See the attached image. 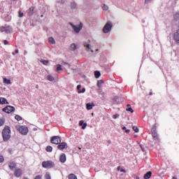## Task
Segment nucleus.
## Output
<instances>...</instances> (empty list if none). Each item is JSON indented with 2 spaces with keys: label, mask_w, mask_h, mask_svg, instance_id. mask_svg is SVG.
Here are the masks:
<instances>
[{
  "label": "nucleus",
  "mask_w": 179,
  "mask_h": 179,
  "mask_svg": "<svg viewBox=\"0 0 179 179\" xmlns=\"http://www.w3.org/2000/svg\"><path fill=\"white\" fill-rule=\"evenodd\" d=\"M3 141L8 142L10 139V127H6L2 131Z\"/></svg>",
  "instance_id": "f257e3e1"
},
{
  "label": "nucleus",
  "mask_w": 179,
  "mask_h": 179,
  "mask_svg": "<svg viewBox=\"0 0 179 179\" xmlns=\"http://www.w3.org/2000/svg\"><path fill=\"white\" fill-rule=\"evenodd\" d=\"M16 129L21 134V135H27L29 134V128L26 126H16Z\"/></svg>",
  "instance_id": "f03ea898"
},
{
  "label": "nucleus",
  "mask_w": 179,
  "mask_h": 179,
  "mask_svg": "<svg viewBox=\"0 0 179 179\" xmlns=\"http://www.w3.org/2000/svg\"><path fill=\"white\" fill-rule=\"evenodd\" d=\"M42 167L43 169H52V167H55V164L52 161H44L42 163Z\"/></svg>",
  "instance_id": "7ed1b4c3"
},
{
  "label": "nucleus",
  "mask_w": 179,
  "mask_h": 179,
  "mask_svg": "<svg viewBox=\"0 0 179 179\" xmlns=\"http://www.w3.org/2000/svg\"><path fill=\"white\" fill-rule=\"evenodd\" d=\"M113 27V23L111 22H108L103 28V33H108L111 31Z\"/></svg>",
  "instance_id": "20e7f679"
},
{
  "label": "nucleus",
  "mask_w": 179,
  "mask_h": 179,
  "mask_svg": "<svg viewBox=\"0 0 179 179\" xmlns=\"http://www.w3.org/2000/svg\"><path fill=\"white\" fill-rule=\"evenodd\" d=\"M50 142L54 145H59V143H61V137L58 136H52L50 139Z\"/></svg>",
  "instance_id": "39448f33"
},
{
  "label": "nucleus",
  "mask_w": 179,
  "mask_h": 179,
  "mask_svg": "<svg viewBox=\"0 0 179 179\" xmlns=\"http://www.w3.org/2000/svg\"><path fill=\"white\" fill-rule=\"evenodd\" d=\"M70 25L71 26V27L73 29L74 31L76 33H79V31H80V29L83 28V24L80 23V24L76 26L72 23H70Z\"/></svg>",
  "instance_id": "423d86ee"
},
{
  "label": "nucleus",
  "mask_w": 179,
  "mask_h": 179,
  "mask_svg": "<svg viewBox=\"0 0 179 179\" xmlns=\"http://www.w3.org/2000/svg\"><path fill=\"white\" fill-rule=\"evenodd\" d=\"M3 111L7 114H10V113L15 112V107L12 106H7L3 108Z\"/></svg>",
  "instance_id": "0eeeda50"
},
{
  "label": "nucleus",
  "mask_w": 179,
  "mask_h": 179,
  "mask_svg": "<svg viewBox=\"0 0 179 179\" xmlns=\"http://www.w3.org/2000/svg\"><path fill=\"white\" fill-rule=\"evenodd\" d=\"M57 148L59 150H64V149H68V144L65 142L60 143L59 145H57Z\"/></svg>",
  "instance_id": "6e6552de"
},
{
  "label": "nucleus",
  "mask_w": 179,
  "mask_h": 179,
  "mask_svg": "<svg viewBox=\"0 0 179 179\" xmlns=\"http://www.w3.org/2000/svg\"><path fill=\"white\" fill-rule=\"evenodd\" d=\"M152 135L155 141H157V132L156 131V125H154L151 129Z\"/></svg>",
  "instance_id": "1a4fd4ad"
},
{
  "label": "nucleus",
  "mask_w": 179,
  "mask_h": 179,
  "mask_svg": "<svg viewBox=\"0 0 179 179\" xmlns=\"http://www.w3.org/2000/svg\"><path fill=\"white\" fill-rule=\"evenodd\" d=\"M59 162L61 163H65L66 162V155L64 153H62L59 157Z\"/></svg>",
  "instance_id": "9d476101"
},
{
  "label": "nucleus",
  "mask_w": 179,
  "mask_h": 179,
  "mask_svg": "<svg viewBox=\"0 0 179 179\" xmlns=\"http://www.w3.org/2000/svg\"><path fill=\"white\" fill-rule=\"evenodd\" d=\"M80 127H82V129H86V127H87V123H85V121L80 120L79 122Z\"/></svg>",
  "instance_id": "9b49d317"
},
{
  "label": "nucleus",
  "mask_w": 179,
  "mask_h": 179,
  "mask_svg": "<svg viewBox=\"0 0 179 179\" xmlns=\"http://www.w3.org/2000/svg\"><path fill=\"white\" fill-rule=\"evenodd\" d=\"M80 87H82L81 85H77L78 93H85V92H86V88H83L82 90H80Z\"/></svg>",
  "instance_id": "f8f14e48"
},
{
  "label": "nucleus",
  "mask_w": 179,
  "mask_h": 179,
  "mask_svg": "<svg viewBox=\"0 0 179 179\" xmlns=\"http://www.w3.org/2000/svg\"><path fill=\"white\" fill-rule=\"evenodd\" d=\"M0 104H9L6 98L1 97L0 98Z\"/></svg>",
  "instance_id": "ddd939ff"
},
{
  "label": "nucleus",
  "mask_w": 179,
  "mask_h": 179,
  "mask_svg": "<svg viewBox=\"0 0 179 179\" xmlns=\"http://www.w3.org/2000/svg\"><path fill=\"white\" fill-rule=\"evenodd\" d=\"M15 177H20V176H22V169H18L15 170Z\"/></svg>",
  "instance_id": "4468645a"
},
{
  "label": "nucleus",
  "mask_w": 179,
  "mask_h": 179,
  "mask_svg": "<svg viewBox=\"0 0 179 179\" xmlns=\"http://www.w3.org/2000/svg\"><path fill=\"white\" fill-rule=\"evenodd\" d=\"M94 107V103H88L86 104L87 110H92Z\"/></svg>",
  "instance_id": "2eb2a0df"
},
{
  "label": "nucleus",
  "mask_w": 179,
  "mask_h": 179,
  "mask_svg": "<svg viewBox=\"0 0 179 179\" xmlns=\"http://www.w3.org/2000/svg\"><path fill=\"white\" fill-rule=\"evenodd\" d=\"M76 50H78V46L75 43H72L70 45V50L71 51H76Z\"/></svg>",
  "instance_id": "dca6fc26"
},
{
  "label": "nucleus",
  "mask_w": 179,
  "mask_h": 179,
  "mask_svg": "<svg viewBox=\"0 0 179 179\" xmlns=\"http://www.w3.org/2000/svg\"><path fill=\"white\" fill-rule=\"evenodd\" d=\"M34 13V7L29 8V9L28 10V15L29 16H32Z\"/></svg>",
  "instance_id": "f3484780"
},
{
  "label": "nucleus",
  "mask_w": 179,
  "mask_h": 179,
  "mask_svg": "<svg viewBox=\"0 0 179 179\" xmlns=\"http://www.w3.org/2000/svg\"><path fill=\"white\" fill-rule=\"evenodd\" d=\"M152 177V171H148L144 175L145 179H149Z\"/></svg>",
  "instance_id": "a211bd4d"
},
{
  "label": "nucleus",
  "mask_w": 179,
  "mask_h": 179,
  "mask_svg": "<svg viewBox=\"0 0 179 179\" xmlns=\"http://www.w3.org/2000/svg\"><path fill=\"white\" fill-rule=\"evenodd\" d=\"M94 76H95L96 79H99V78H100V76H101V73L99 71H95Z\"/></svg>",
  "instance_id": "6ab92c4d"
},
{
  "label": "nucleus",
  "mask_w": 179,
  "mask_h": 179,
  "mask_svg": "<svg viewBox=\"0 0 179 179\" xmlns=\"http://www.w3.org/2000/svg\"><path fill=\"white\" fill-rule=\"evenodd\" d=\"M101 85H104V80H99L97 81V87L100 89L101 87Z\"/></svg>",
  "instance_id": "aec40b11"
},
{
  "label": "nucleus",
  "mask_w": 179,
  "mask_h": 179,
  "mask_svg": "<svg viewBox=\"0 0 179 179\" xmlns=\"http://www.w3.org/2000/svg\"><path fill=\"white\" fill-rule=\"evenodd\" d=\"M15 167H16V163L15 162H11L9 165V169H10V170H13Z\"/></svg>",
  "instance_id": "412c9836"
},
{
  "label": "nucleus",
  "mask_w": 179,
  "mask_h": 179,
  "mask_svg": "<svg viewBox=\"0 0 179 179\" xmlns=\"http://www.w3.org/2000/svg\"><path fill=\"white\" fill-rule=\"evenodd\" d=\"M12 30V28L10 27H6V29H5V33H6V34H10V31Z\"/></svg>",
  "instance_id": "4be33fe9"
},
{
  "label": "nucleus",
  "mask_w": 179,
  "mask_h": 179,
  "mask_svg": "<svg viewBox=\"0 0 179 179\" xmlns=\"http://www.w3.org/2000/svg\"><path fill=\"white\" fill-rule=\"evenodd\" d=\"M48 41L50 43V44H55V39H54L52 37H50L48 38Z\"/></svg>",
  "instance_id": "5701e85b"
},
{
  "label": "nucleus",
  "mask_w": 179,
  "mask_h": 179,
  "mask_svg": "<svg viewBox=\"0 0 179 179\" xmlns=\"http://www.w3.org/2000/svg\"><path fill=\"white\" fill-rule=\"evenodd\" d=\"M46 152H52V147L51 145H48L45 148Z\"/></svg>",
  "instance_id": "b1692460"
},
{
  "label": "nucleus",
  "mask_w": 179,
  "mask_h": 179,
  "mask_svg": "<svg viewBox=\"0 0 179 179\" xmlns=\"http://www.w3.org/2000/svg\"><path fill=\"white\" fill-rule=\"evenodd\" d=\"M41 62L43 65H48V64H50V62L48 60H45V59H41Z\"/></svg>",
  "instance_id": "393cba45"
},
{
  "label": "nucleus",
  "mask_w": 179,
  "mask_h": 179,
  "mask_svg": "<svg viewBox=\"0 0 179 179\" xmlns=\"http://www.w3.org/2000/svg\"><path fill=\"white\" fill-rule=\"evenodd\" d=\"M47 79L48 80H50V82H53V80H55V78L52 76H48Z\"/></svg>",
  "instance_id": "a878e982"
},
{
  "label": "nucleus",
  "mask_w": 179,
  "mask_h": 179,
  "mask_svg": "<svg viewBox=\"0 0 179 179\" xmlns=\"http://www.w3.org/2000/svg\"><path fill=\"white\" fill-rule=\"evenodd\" d=\"M84 47H85L86 51H88V52L90 51L91 47L88 43H85Z\"/></svg>",
  "instance_id": "bb28decb"
},
{
  "label": "nucleus",
  "mask_w": 179,
  "mask_h": 179,
  "mask_svg": "<svg viewBox=\"0 0 179 179\" xmlns=\"http://www.w3.org/2000/svg\"><path fill=\"white\" fill-rule=\"evenodd\" d=\"M59 71H62V66L61 64H57L56 72H59Z\"/></svg>",
  "instance_id": "cd10ccee"
},
{
  "label": "nucleus",
  "mask_w": 179,
  "mask_h": 179,
  "mask_svg": "<svg viewBox=\"0 0 179 179\" xmlns=\"http://www.w3.org/2000/svg\"><path fill=\"white\" fill-rule=\"evenodd\" d=\"M3 83L6 85H10L11 83L10 80H8L6 78H3Z\"/></svg>",
  "instance_id": "c85d7f7f"
},
{
  "label": "nucleus",
  "mask_w": 179,
  "mask_h": 179,
  "mask_svg": "<svg viewBox=\"0 0 179 179\" xmlns=\"http://www.w3.org/2000/svg\"><path fill=\"white\" fill-rule=\"evenodd\" d=\"M132 129H133V131H134V132H136V133L139 132V128H138V127L134 126V127H132Z\"/></svg>",
  "instance_id": "c756f323"
},
{
  "label": "nucleus",
  "mask_w": 179,
  "mask_h": 179,
  "mask_svg": "<svg viewBox=\"0 0 179 179\" xmlns=\"http://www.w3.org/2000/svg\"><path fill=\"white\" fill-rule=\"evenodd\" d=\"M45 179H51V175H50V173H46L45 175Z\"/></svg>",
  "instance_id": "7c9ffc66"
},
{
  "label": "nucleus",
  "mask_w": 179,
  "mask_h": 179,
  "mask_svg": "<svg viewBox=\"0 0 179 179\" xmlns=\"http://www.w3.org/2000/svg\"><path fill=\"white\" fill-rule=\"evenodd\" d=\"M15 118L17 120V121H22V117L19 115H16Z\"/></svg>",
  "instance_id": "2f4dec72"
},
{
  "label": "nucleus",
  "mask_w": 179,
  "mask_h": 179,
  "mask_svg": "<svg viewBox=\"0 0 179 179\" xmlns=\"http://www.w3.org/2000/svg\"><path fill=\"white\" fill-rule=\"evenodd\" d=\"M103 10H108V6L104 4L102 7Z\"/></svg>",
  "instance_id": "473e14b6"
},
{
  "label": "nucleus",
  "mask_w": 179,
  "mask_h": 179,
  "mask_svg": "<svg viewBox=\"0 0 179 179\" xmlns=\"http://www.w3.org/2000/svg\"><path fill=\"white\" fill-rule=\"evenodd\" d=\"M5 124V119H0V127H2Z\"/></svg>",
  "instance_id": "72a5a7b5"
},
{
  "label": "nucleus",
  "mask_w": 179,
  "mask_h": 179,
  "mask_svg": "<svg viewBox=\"0 0 179 179\" xmlns=\"http://www.w3.org/2000/svg\"><path fill=\"white\" fill-rule=\"evenodd\" d=\"M71 8L72 9H75V8H76V3H71Z\"/></svg>",
  "instance_id": "f704fd0d"
},
{
  "label": "nucleus",
  "mask_w": 179,
  "mask_h": 179,
  "mask_svg": "<svg viewBox=\"0 0 179 179\" xmlns=\"http://www.w3.org/2000/svg\"><path fill=\"white\" fill-rule=\"evenodd\" d=\"M126 111H129L130 113H134V109H132V108L129 107L126 109Z\"/></svg>",
  "instance_id": "c9c22d12"
},
{
  "label": "nucleus",
  "mask_w": 179,
  "mask_h": 179,
  "mask_svg": "<svg viewBox=\"0 0 179 179\" xmlns=\"http://www.w3.org/2000/svg\"><path fill=\"white\" fill-rule=\"evenodd\" d=\"M119 117H120V115H118V114H115V115H113V118L114 120H117V118H119Z\"/></svg>",
  "instance_id": "e433bc0d"
},
{
  "label": "nucleus",
  "mask_w": 179,
  "mask_h": 179,
  "mask_svg": "<svg viewBox=\"0 0 179 179\" xmlns=\"http://www.w3.org/2000/svg\"><path fill=\"white\" fill-rule=\"evenodd\" d=\"M3 156L0 155V163H3Z\"/></svg>",
  "instance_id": "4c0bfd02"
},
{
  "label": "nucleus",
  "mask_w": 179,
  "mask_h": 179,
  "mask_svg": "<svg viewBox=\"0 0 179 179\" xmlns=\"http://www.w3.org/2000/svg\"><path fill=\"white\" fill-rule=\"evenodd\" d=\"M6 29V27H1L0 28V31H1V32H3V31H5Z\"/></svg>",
  "instance_id": "58836bf2"
},
{
  "label": "nucleus",
  "mask_w": 179,
  "mask_h": 179,
  "mask_svg": "<svg viewBox=\"0 0 179 179\" xmlns=\"http://www.w3.org/2000/svg\"><path fill=\"white\" fill-rule=\"evenodd\" d=\"M19 17H23V13L22 11H19Z\"/></svg>",
  "instance_id": "ea45409f"
},
{
  "label": "nucleus",
  "mask_w": 179,
  "mask_h": 179,
  "mask_svg": "<svg viewBox=\"0 0 179 179\" xmlns=\"http://www.w3.org/2000/svg\"><path fill=\"white\" fill-rule=\"evenodd\" d=\"M59 3H61L62 5H64V3H65V1L64 0H60V1H59Z\"/></svg>",
  "instance_id": "a19ab883"
},
{
  "label": "nucleus",
  "mask_w": 179,
  "mask_h": 179,
  "mask_svg": "<svg viewBox=\"0 0 179 179\" xmlns=\"http://www.w3.org/2000/svg\"><path fill=\"white\" fill-rule=\"evenodd\" d=\"M4 44L5 45H8V44H9V42L7 40H4Z\"/></svg>",
  "instance_id": "79ce46f5"
},
{
  "label": "nucleus",
  "mask_w": 179,
  "mask_h": 179,
  "mask_svg": "<svg viewBox=\"0 0 179 179\" xmlns=\"http://www.w3.org/2000/svg\"><path fill=\"white\" fill-rule=\"evenodd\" d=\"M150 2H152V0H145V3H149Z\"/></svg>",
  "instance_id": "37998d69"
},
{
  "label": "nucleus",
  "mask_w": 179,
  "mask_h": 179,
  "mask_svg": "<svg viewBox=\"0 0 179 179\" xmlns=\"http://www.w3.org/2000/svg\"><path fill=\"white\" fill-rule=\"evenodd\" d=\"M120 171H121V173H126V171L124 169H121Z\"/></svg>",
  "instance_id": "c03bdc74"
},
{
  "label": "nucleus",
  "mask_w": 179,
  "mask_h": 179,
  "mask_svg": "<svg viewBox=\"0 0 179 179\" xmlns=\"http://www.w3.org/2000/svg\"><path fill=\"white\" fill-rule=\"evenodd\" d=\"M62 64H63V65H69V66H71V64H69L66 62H63Z\"/></svg>",
  "instance_id": "a18cd8bd"
},
{
  "label": "nucleus",
  "mask_w": 179,
  "mask_h": 179,
  "mask_svg": "<svg viewBox=\"0 0 179 179\" xmlns=\"http://www.w3.org/2000/svg\"><path fill=\"white\" fill-rule=\"evenodd\" d=\"M125 132H126V134H129V132H131V130H129V129H126V130H125Z\"/></svg>",
  "instance_id": "49530a36"
},
{
  "label": "nucleus",
  "mask_w": 179,
  "mask_h": 179,
  "mask_svg": "<svg viewBox=\"0 0 179 179\" xmlns=\"http://www.w3.org/2000/svg\"><path fill=\"white\" fill-rule=\"evenodd\" d=\"M15 54H19V50H15Z\"/></svg>",
  "instance_id": "de8ad7c7"
},
{
  "label": "nucleus",
  "mask_w": 179,
  "mask_h": 179,
  "mask_svg": "<svg viewBox=\"0 0 179 179\" xmlns=\"http://www.w3.org/2000/svg\"><path fill=\"white\" fill-rule=\"evenodd\" d=\"M122 129H123V131H126L127 130V127H123Z\"/></svg>",
  "instance_id": "09e8293b"
},
{
  "label": "nucleus",
  "mask_w": 179,
  "mask_h": 179,
  "mask_svg": "<svg viewBox=\"0 0 179 179\" xmlns=\"http://www.w3.org/2000/svg\"><path fill=\"white\" fill-rule=\"evenodd\" d=\"M120 169H121V166H118L117 167V171H120Z\"/></svg>",
  "instance_id": "8fccbe9b"
},
{
  "label": "nucleus",
  "mask_w": 179,
  "mask_h": 179,
  "mask_svg": "<svg viewBox=\"0 0 179 179\" xmlns=\"http://www.w3.org/2000/svg\"><path fill=\"white\" fill-rule=\"evenodd\" d=\"M108 143L110 145L111 143V141L110 140H108Z\"/></svg>",
  "instance_id": "3c124183"
},
{
  "label": "nucleus",
  "mask_w": 179,
  "mask_h": 179,
  "mask_svg": "<svg viewBox=\"0 0 179 179\" xmlns=\"http://www.w3.org/2000/svg\"><path fill=\"white\" fill-rule=\"evenodd\" d=\"M152 94H153V92H150V96H152Z\"/></svg>",
  "instance_id": "603ef678"
},
{
  "label": "nucleus",
  "mask_w": 179,
  "mask_h": 179,
  "mask_svg": "<svg viewBox=\"0 0 179 179\" xmlns=\"http://www.w3.org/2000/svg\"><path fill=\"white\" fill-rule=\"evenodd\" d=\"M172 179H177L176 176H173Z\"/></svg>",
  "instance_id": "864d4df0"
},
{
  "label": "nucleus",
  "mask_w": 179,
  "mask_h": 179,
  "mask_svg": "<svg viewBox=\"0 0 179 179\" xmlns=\"http://www.w3.org/2000/svg\"><path fill=\"white\" fill-rule=\"evenodd\" d=\"M127 107H131V105L127 104Z\"/></svg>",
  "instance_id": "5fc2aeb1"
},
{
  "label": "nucleus",
  "mask_w": 179,
  "mask_h": 179,
  "mask_svg": "<svg viewBox=\"0 0 179 179\" xmlns=\"http://www.w3.org/2000/svg\"><path fill=\"white\" fill-rule=\"evenodd\" d=\"M141 150L143 151V152H145V148H141Z\"/></svg>",
  "instance_id": "6e6d98bb"
},
{
  "label": "nucleus",
  "mask_w": 179,
  "mask_h": 179,
  "mask_svg": "<svg viewBox=\"0 0 179 179\" xmlns=\"http://www.w3.org/2000/svg\"><path fill=\"white\" fill-rule=\"evenodd\" d=\"M140 148L142 149L143 148V147H142V145H140Z\"/></svg>",
  "instance_id": "4d7b16f0"
},
{
  "label": "nucleus",
  "mask_w": 179,
  "mask_h": 179,
  "mask_svg": "<svg viewBox=\"0 0 179 179\" xmlns=\"http://www.w3.org/2000/svg\"><path fill=\"white\" fill-rule=\"evenodd\" d=\"M24 179H29V178H27V177H24Z\"/></svg>",
  "instance_id": "13d9d810"
},
{
  "label": "nucleus",
  "mask_w": 179,
  "mask_h": 179,
  "mask_svg": "<svg viewBox=\"0 0 179 179\" xmlns=\"http://www.w3.org/2000/svg\"><path fill=\"white\" fill-rule=\"evenodd\" d=\"M136 179H139V177L136 176Z\"/></svg>",
  "instance_id": "bf43d9fd"
},
{
  "label": "nucleus",
  "mask_w": 179,
  "mask_h": 179,
  "mask_svg": "<svg viewBox=\"0 0 179 179\" xmlns=\"http://www.w3.org/2000/svg\"><path fill=\"white\" fill-rule=\"evenodd\" d=\"M36 89H38V85H36Z\"/></svg>",
  "instance_id": "052dcab7"
},
{
  "label": "nucleus",
  "mask_w": 179,
  "mask_h": 179,
  "mask_svg": "<svg viewBox=\"0 0 179 179\" xmlns=\"http://www.w3.org/2000/svg\"><path fill=\"white\" fill-rule=\"evenodd\" d=\"M12 55H15V52H13Z\"/></svg>",
  "instance_id": "680f3d73"
},
{
  "label": "nucleus",
  "mask_w": 179,
  "mask_h": 179,
  "mask_svg": "<svg viewBox=\"0 0 179 179\" xmlns=\"http://www.w3.org/2000/svg\"><path fill=\"white\" fill-rule=\"evenodd\" d=\"M37 130V129H34V131H36Z\"/></svg>",
  "instance_id": "e2e57ef3"
},
{
  "label": "nucleus",
  "mask_w": 179,
  "mask_h": 179,
  "mask_svg": "<svg viewBox=\"0 0 179 179\" xmlns=\"http://www.w3.org/2000/svg\"><path fill=\"white\" fill-rule=\"evenodd\" d=\"M96 52L99 51V49H96Z\"/></svg>",
  "instance_id": "0e129e2a"
},
{
  "label": "nucleus",
  "mask_w": 179,
  "mask_h": 179,
  "mask_svg": "<svg viewBox=\"0 0 179 179\" xmlns=\"http://www.w3.org/2000/svg\"><path fill=\"white\" fill-rule=\"evenodd\" d=\"M91 52H94V51H93V50H91Z\"/></svg>",
  "instance_id": "69168bd1"
},
{
  "label": "nucleus",
  "mask_w": 179,
  "mask_h": 179,
  "mask_svg": "<svg viewBox=\"0 0 179 179\" xmlns=\"http://www.w3.org/2000/svg\"><path fill=\"white\" fill-rule=\"evenodd\" d=\"M11 1H16V0H11Z\"/></svg>",
  "instance_id": "338daca9"
},
{
  "label": "nucleus",
  "mask_w": 179,
  "mask_h": 179,
  "mask_svg": "<svg viewBox=\"0 0 179 179\" xmlns=\"http://www.w3.org/2000/svg\"><path fill=\"white\" fill-rule=\"evenodd\" d=\"M92 115H94V113H92Z\"/></svg>",
  "instance_id": "774afa93"
}]
</instances>
